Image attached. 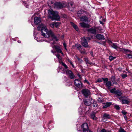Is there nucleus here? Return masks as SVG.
Instances as JSON below:
<instances>
[{
	"instance_id": "22",
	"label": "nucleus",
	"mask_w": 132,
	"mask_h": 132,
	"mask_svg": "<svg viewBox=\"0 0 132 132\" xmlns=\"http://www.w3.org/2000/svg\"><path fill=\"white\" fill-rule=\"evenodd\" d=\"M104 105L103 107V108L105 109L108 107L111 104V102H106V103H103Z\"/></svg>"
},
{
	"instance_id": "39",
	"label": "nucleus",
	"mask_w": 132,
	"mask_h": 132,
	"mask_svg": "<svg viewBox=\"0 0 132 132\" xmlns=\"http://www.w3.org/2000/svg\"><path fill=\"white\" fill-rule=\"evenodd\" d=\"M93 106L94 107H96L97 104V102L96 101H94L93 102Z\"/></svg>"
},
{
	"instance_id": "20",
	"label": "nucleus",
	"mask_w": 132,
	"mask_h": 132,
	"mask_svg": "<svg viewBox=\"0 0 132 132\" xmlns=\"http://www.w3.org/2000/svg\"><path fill=\"white\" fill-rule=\"evenodd\" d=\"M84 11L82 10H81L78 11L77 13V16L78 17H81L80 16H81L82 14L84 13Z\"/></svg>"
},
{
	"instance_id": "53",
	"label": "nucleus",
	"mask_w": 132,
	"mask_h": 132,
	"mask_svg": "<svg viewBox=\"0 0 132 132\" xmlns=\"http://www.w3.org/2000/svg\"><path fill=\"white\" fill-rule=\"evenodd\" d=\"M56 56L58 59H59V58L60 57V55L59 54L56 55Z\"/></svg>"
},
{
	"instance_id": "52",
	"label": "nucleus",
	"mask_w": 132,
	"mask_h": 132,
	"mask_svg": "<svg viewBox=\"0 0 132 132\" xmlns=\"http://www.w3.org/2000/svg\"><path fill=\"white\" fill-rule=\"evenodd\" d=\"M120 132H125V131L123 129H121L119 130Z\"/></svg>"
},
{
	"instance_id": "17",
	"label": "nucleus",
	"mask_w": 132,
	"mask_h": 132,
	"mask_svg": "<svg viewBox=\"0 0 132 132\" xmlns=\"http://www.w3.org/2000/svg\"><path fill=\"white\" fill-rule=\"evenodd\" d=\"M96 38L99 40H104L105 39L104 36L100 34H97L96 36Z\"/></svg>"
},
{
	"instance_id": "6",
	"label": "nucleus",
	"mask_w": 132,
	"mask_h": 132,
	"mask_svg": "<svg viewBox=\"0 0 132 132\" xmlns=\"http://www.w3.org/2000/svg\"><path fill=\"white\" fill-rule=\"evenodd\" d=\"M75 85L79 88H81L83 86V84L78 79H76L74 81Z\"/></svg>"
},
{
	"instance_id": "32",
	"label": "nucleus",
	"mask_w": 132,
	"mask_h": 132,
	"mask_svg": "<svg viewBox=\"0 0 132 132\" xmlns=\"http://www.w3.org/2000/svg\"><path fill=\"white\" fill-rule=\"evenodd\" d=\"M126 57L129 59L132 58V55L129 54H127L126 55Z\"/></svg>"
},
{
	"instance_id": "55",
	"label": "nucleus",
	"mask_w": 132,
	"mask_h": 132,
	"mask_svg": "<svg viewBox=\"0 0 132 132\" xmlns=\"http://www.w3.org/2000/svg\"><path fill=\"white\" fill-rule=\"evenodd\" d=\"M90 53L92 56H93V53L92 51H90Z\"/></svg>"
},
{
	"instance_id": "54",
	"label": "nucleus",
	"mask_w": 132,
	"mask_h": 132,
	"mask_svg": "<svg viewBox=\"0 0 132 132\" xmlns=\"http://www.w3.org/2000/svg\"><path fill=\"white\" fill-rule=\"evenodd\" d=\"M68 62L70 63V64L72 63L71 61L69 59H68Z\"/></svg>"
},
{
	"instance_id": "57",
	"label": "nucleus",
	"mask_w": 132,
	"mask_h": 132,
	"mask_svg": "<svg viewBox=\"0 0 132 132\" xmlns=\"http://www.w3.org/2000/svg\"><path fill=\"white\" fill-rule=\"evenodd\" d=\"M116 80L117 81V82H120V79L119 78L118 79H117Z\"/></svg>"
},
{
	"instance_id": "37",
	"label": "nucleus",
	"mask_w": 132,
	"mask_h": 132,
	"mask_svg": "<svg viewBox=\"0 0 132 132\" xmlns=\"http://www.w3.org/2000/svg\"><path fill=\"white\" fill-rule=\"evenodd\" d=\"M67 70H65L63 68L61 70V72L62 73H64L66 72V71Z\"/></svg>"
},
{
	"instance_id": "41",
	"label": "nucleus",
	"mask_w": 132,
	"mask_h": 132,
	"mask_svg": "<svg viewBox=\"0 0 132 132\" xmlns=\"http://www.w3.org/2000/svg\"><path fill=\"white\" fill-rule=\"evenodd\" d=\"M50 26L52 28H53L55 26L54 22L51 23L50 24Z\"/></svg>"
},
{
	"instance_id": "46",
	"label": "nucleus",
	"mask_w": 132,
	"mask_h": 132,
	"mask_svg": "<svg viewBox=\"0 0 132 132\" xmlns=\"http://www.w3.org/2000/svg\"><path fill=\"white\" fill-rule=\"evenodd\" d=\"M63 44L65 49L67 51V45L64 42L63 43Z\"/></svg>"
},
{
	"instance_id": "18",
	"label": "nucleus",
	"mask_w": 132,
	"mask_h": 132,
	"mask_svg": "<svg viewBox=\"0 0 132 132\" xmlns=\"http://www.w3.org/2000/svg\"><path fill=\"white\" fill-rule=\"evenodd\" d=\"M80 18V20L82 21L88 22V18L86 16H82Z\"/></svg>"
},
{
	"instance_id": "60",
	"label": "nucleus",
	"mask_w": 132,
	"mask_h": 132,
	"mask_svg": "<svg viewBox=\"0 0 132 132\" xmlns=\"http://www.w3.org/2000/svg\"><path fill=\"white\" fill-rule=\"evenodd\" d=\"M85 38L86 39H87V40H89L90 39V38L89 37H86V38Z\"/></svg>"
},
{
	"instance_id": "28",
	"label": "nucleus",
	"mask_w": 132,
	"mask_h": 132,
	"mask_svg": "<svg viewBox=\"0 0 132 132\" xmlns=\"http://www.w3.org/2000/svg\"><path fill=\"white\" fill-rule=\"evenodd\" d=\"M96 27H98L99 28L98 29H96V31H98V32L99 33H102L103 31V30L100 27V26H97Z\"/></svg>"
},
{
	"instance_id": "58",
	"label": "nucleus",
	"mask_w": 132,
	"mask_h": 132,
	"mask_svg": "<svg viewBox=\"0 0 132 132\" xmlns=\"http://www.w3.org/2000/svg\"><path fill=\"white\" fill-rule=\"evenodd\" d=\"M116 88H114L113 89H112L111 91H116ZM116 91H119V90H116Z\"/></svg>"
},
{
	"instance_id": "7",
	"label": "nucleus",
	"mask_w": 132,
	"mask_h": 132,
	"mask_svg": "<svg viewBox=\"0 0 132 132\" xmlns=\"http://www.w3.org/2000/svg\"><path fill=\"white\" fill-rule=\"evenodd\" d=\"M81 43L82 45L85 48L89 47V46L87 41L85 37L82 38L81 39Z\"/></svg>"
},
{
	"instance_id": "23",
	"label": "nucleus",
	"mask_w": 132,
	"mask_h": 132,
	"mask_svg": "<svg viewBox=\"0 0 132 132\" xmlns=\"http://www.w3.org/2000/svg\"><path fill=\"white\" fill-rule=\"evenodd\" d=\"M84 60L87 64H89L90 65H92L93 64V63L91 62L90 61L88 60V58H84Z\"/></svg>"
},
{
	"instance_id": "9",
	"label": "nucleus",
	"mask_w": 132,
	"mask_h": 132,
	"mask_svg": "<svg viewBox=\"0 0 132 132\" xmlns=\"http://www.w3.org/2000/svg\"><path fill=\"white\" fill-rule=\"evenodd\" d=\"M63 4L61 3L56 2L54 4V8L56 9H61L63 7Z\"/></svg>"
},
{
	"instance_id": "3",
	"label": "nucleus",
	"mask_w": 132,
	"mask_h": 132,
	"mask_svg": "<svg viewBox=\"0 0 132 132\" xmlns=\"http://www.w3.org/2000/svg\"><path fill=\"white\" fill-rule=\"evenodd\" d=\"M75 46L77 49L82 54H86L87 53L85 49L82 46L79 44H75Z\"/></svg>"
},
{
	"instance_id": "1",
	"label": "nucleus",
	"mask_w": 132,
	"mask_h": 132,
	"mask_svg": "<svg viewBox=\"0 0 132 132\" xmlns=\"http://www.w3.org/2000/svg\"><path fill=\"white\" fill-rule=\"evenodd\" d=\"M41 32L42 35L45 38H48L51 36L52 40H55L57 41L59 39L56 36L52 31L51 30H48L46 27H42L41 28Z\"/></svg>"
},
{
	"instance_id": "15",
	"label": "nucleus",
	"mask_w": 132,
	"mask_h": 132,
	"mask_svg": "<svg viewBox=\"0 0 132 132\" xmlns=\"http://www.w3.org/2000/svg\"><path fill=\"white\" fill-rule=\"evenodd\" d=\"M88 124L86 123H84L81 126V129L82 130L88 129Z\"/></svg>"
},
{
	"instance_id": "63",
	"label": "nucleus",
	"mask_w": 132,
	"mask_h": 132,
	"mask_svg": "<svg viewBox=\"0 0 132 132\" xmlns=\"http://www.w3.org/2000/svg\"><path fill=\"white\" fill-rule=\"evenodd\" d=\"M51 52L53 53H54V51L53 50H51Z\"/></svg>"
},
{
	"instance_id": "59",
	"label": "nucleus",
	"mask_w": 132,
	"mask_h": 132,
	"mask_svg": "<svg viewBox=\"0 0 132 132\" xmlns=\"http://www.w3.org/2000/svg\"><path fill=\"white\" fill-rule=\"evenodd\" d=\"M70 64H71V66H72V67L73 68H75V66L73 64V63H71Z\"/></svg>"
},
{
	"instance_id": "24",
	"label": "nucleus",
	"mask_w": 132,
	"mask_h": 132,
	"mask_svg": "<svg viewBox=\"0 0 132 132\" xmlns=\"http://www.w3.org/2000/svg\"><path fill=\"white\" fill-rule=\"evenodd\" d=\"M111 43L112 44L111 45L112 48L116 50L119 48V47L118 46L116 43H112V42H111Z\"/></svg>"
},
{
	"instance_id": "27",
	"label": "nucleus",
	"mask_w": 132,
	"mask_h": 132,
	"mask_svg": "<svg viewBox=\"0 0 132 132\" xmlns=\"http://www.w3.org/2000/svg\"><path fill=\"white\" fill-rule=\"evenodd\" d=\"M105 78H98V79L96 81V83H97V82H102L103 81H104V79H105Z\"/></svg>"
},
{
	"instance_id": "34",
	"label": "nucleus",
	"mask_w": 132,
	"mask_h": 132,
	"mask_svg": "<svg viewBox=\"0 0 132 132\" xmlns=\"http://www.w3.org/2000/svg\"><path fill=\"white\" fill-rule=\"evenodd\" d=\"M101 132H112L111 130H106L104 129H103L101 131Z\"/></svg>"
},
{
	"instance_id": "25",
	"label": "nucleus",
	"mask_w": 132,
	"mask_h": 132,
	"mask_svg": "<svg viewBox=\"0 0 132 132\" xmlns=\"http://www.w3.org/2000/svg\"><path fill=\"white\" fill-rule=\"evenodd\" d=\"M111 93H114L118 96H121V91H110Z\"/></svg>"
},
{
	"instance_id": "14",
	"label": "nucleus",
	"mask_w": 132,
	"mask_h": 132,
	"mask_svg": "<svg viewBox=\"0 0 132 132\" xmlns=\"http://www.w3.org/2000/svg\"><path fill=\"white\" fill-rule=\"evenodd\" d=\"M81 93H82L85 97L89 96L90 93V91H81Z\"/></svg>"
},
{
	"instance_id": "31",
	"label": "nucleus",
	"mask_w": 132,
	"mask_h": 132,
	"mask_svg": "<svg viewBox=\"0 0 132 132\" xmlns=\"http://www.w3.org/2000/svg\"><path fill=\"white\" fill-rule=\"evenodd\" d=\"M60 64H61L64 67L65 69H67L68 68V67L67 65L63 62H61Z\"/></svg>"
},
{
	"instance_id": "30",
	"label": "nucleus",
	"mask_w": 132,
	"mask_h": 132,
	"mask_svg": "<svg viewBox=\"0 0 132 132\" xmlns=\"http://www.w3.org/2000/svg\"><path fill=\"white\" fill-rule=\"evenodd\" d=\"M122 51H123L125 53H126L128 52H131L128 49H125L124 48H122Z\"/></svg>"
},
{
	"instance_id": "21",
	"label": "nucleus",
	"mask_w": 132,
	"mask_h": 132,
	"mask_svg": "<svg viewBox=\"0 0 132 132\" xmlns=\"http://www.w3.org/2000/svg\"><path fill=\"white\" fill-rule=\"evenodd\" d=\"M70 24L75 29V30L77 31H78L79 30V28L74 23L72 22H71Z\"/></svg>"
},
{
	"instance_id": "26",
	"label": "nucleus",
	"mask_w": 132,
	"mask_h": 132,
	"mask_svg": "<svg viewBox=\"0 0 132 132\" xmlns=\"http://www.w3.org/2000/svg\"><path fill=\"white\" fill-rule=\"evenodd\" d=\"M91 118L94 120H96L97 119V118L95 116V113L92 112L90 115Z\"/></svg>"
},
{
	"instance_id": "40",
	"label": "nucleus",
	"mask_w": 132,
	"mask_h": 132,
	"mask_svg": "<svg viewBox=\"0 0 132 132\" xmlns=\"http://www.w3.org/2000/svg\"><path fill=\"white\" fill-rule=\"evenodd\" d=\"M121 76L122 78L123 79L125 78L127 76V75L126 74H123L121 75Z\"/></svg>"
},
{
	"instance_id": "44",
	"label": "nucleus",
	"mask_w": 132,
	"mask_h": 132,
	"mask_svg": "<svg viewBox=\"0 0 132 132\" xmlns=\"http://www.w3.org/2000/svg\"><path fill=\"white\" fill-rule=\"evenodd\" d=\"M102 98H100V97H98V99H97V101L101 103V102H102Z\"/></svg>"
},
{
	"instance_id": "33",
	"label": "nucleus",
	"mask_w": 132,
	"mask_h": 132,
	"mask_svg": "<svg viewBox=\"0 0 132 132\" xmlns=\"http://www.w3.org/2000/svg\"><path fill=\"white\" fill-rule=\"evenodd\" d=\"M111 79L112 82L116 80V77L115 76H112L111 78Z\"/></svg>"
},
{
	"instance_id": "5",
	"label": "nucleus",
	"mask_w": 132,
	"mask_h": 132,
	"mask_svg": "<svg viewBox=\"0 0 132 132\" xmlns=\"http://www.w3.org/2000/svg\"><path fill=\"white\" fill-rule=\"evenodd\" d=\"M104 83L105 84V85L108 89H109L110 87L113 86V84L110 81H109L108 78H106L104 79Z\"/></svg>"
},
{
	"instance_id": "49",
	"label": "nucleus",
	"mask_w": 132,
	"mask_h": 132,
	"mask_svg": "<svg viewBox=\"0 0 132 132\" xmlns=\"http://www.w3.org/2000/svg\"><path fill=\"white\" fill-rule=\"evenodd\" d=\"M115 108L117 110H119L120 109L119 106L117 105L115 106Z\"/></svg>"
},
{
	"instance_id": "2",
	"label": "nucleus",
	"mask_w": 132,
	"mask_h": 132,
	"mask_svg": "<svg viewBox=\"0 0 132 132\" xmlns=\"http://www.w3.org/2000/svg\"><path fill=\"white\" fill-rule=\"evenodd\" d=\"M49 17L52 20H59L60 18L57 12L54 11L51 9L48 11Z\"/></svg>"
},
{
	"instance_id": "56",
	"label": "nucleus",
	"mask_w": 132,
	"mask_h": 132,
	"mask_svg": "<svg viewBox=\"0 0 132 132\" xmlns=\"http://www.w3.org/2000/svg\"><path fill=\"white\" fill-rule=\"evenodd\" d=\"M124 117L125 120H127V118L126 116V115H124Z\"/></svg>"
},
{
	"instance_id": "64",
	"label": "nucleus",
	"mask_w": 132,
	"mask_h": 132,
	"mask_svg": "<svg viewBox=\"0 0 132 132\" xmlns=\"http://www.w3.org/2000/svg\"><path fill=\"white\" fill-rule=\"evenodd\" d=\"M56 51H54V53L53 54H54V53H56Z\"/></svg>"
},
{
	"instance_id": "48",
	"label": "nucleus",
	"mask_w": 132,
	"mask_h": 132,
	"mask_svg": "<svg viewBox=\"0 0 132 132\" xmlns=\"http://www.w3.org/2000/svg\"><path fill=\"white\" fill-rule=\"evenodd\" d=\"M117 82V81L116 80H114V81H113V82H112V84H113H113H115L116 85H117L118 84V83Z\"/></svg>"
},
{
	"instance_id": "47",
	"label": "nucleus",
	"mask_w": 132,
	"mask_h": 132,
	"mask_svg": "<svg viewBox=\"0 0 132 132\" xmlns=\"http://www.w3.org/2000/svg\"><path fill=\"white\" fill-rule=\"evenodd\" d=\"M117 82V81L116 80H114V81H113V82H112V84H113H113H115L116 85H117L118 84V83Z\"/></svg>"
},
{
	"instance_id": "35",
	"label": "nucleus",
	"mask_w": 132,
	"mask_h": 132,
	"mask_svg": "<svg viewBox=\"0 0 132 132\" xmlns=\"http://www.w3.org/2000/svg\"><path fill=\"white\" fill-rule=\"evenodd\" d=\"M116 58V57H113L112 56H109V59L110 61H112Z\"/></svg>"
},
{
	"instance_id": "8",
	"label": "nucleus",
	"mask_w": 132,
	"mask_h": 132,
	"mask_svg": "<svg viewBox=\"0 0 132 132\" xmlns=\"http://www.w3.org/2000/svg\"><path fill=\"white\" fill-rule=\"evenodd\" d=\"M99 28L98 27H94L87 29V31L89 33L94 34H96V29Z\"/></svg>"
},
{
	"instance_id": "12",
	"label": "nucleus",
	"mask_w": 132,
	"mask_h": 132,
	"mask_svg": "<svg viewBox=\"0 0 132 132\" xmlns=\"http://www.w3.org/2000/svg\"><path fill=\"white\" fill-rule=\"evenodd\" d=\"M110 117H111L110 115L105 113L103 116L102 120L103 121H107V119L110 118Z\"/></svg>"
},
{
	"instance_id": "29",
	"label": "nucleus",
	"mask_w": 132,
	"mask_h": 132,
	"mask_svg": "<svg viewBox=\"0 0 132 132\" xmlns=\"http://www.w3.org/2000/svg\"><path fill=\"white\" fill-rule=\"evenodd\" d=\"M84 103L87 106H89L90 105V102H89L87 100H85L84 101Z\"/></svg>"
},
{
	"instance_id": "19",
	"label": "nucleus",
	"mask_w": 132,
	"mask_h": 132,
	"mask_svg": "<svg viewBox=\"0 0 132 132\" xmlns=\"http://www.w3.org/2000/svg\"><path fill=\"white\" fill-rule=\"evenodd\" d=\"M73 3L72 2H70L68 3L67 6L70 11H71L73 10Z\"/></svg>"
},
{
	"instance_id": "10",
	"label": "nucleus",
	"mask_w": 132,
	"mask_h": 132,
	"mask_svg": "<svg viewBox=\"0 0 132 132\" xmlns=\"http://www.w3.org/2000/svg\"><path fill=\"white\" fill-rule=\"evenodd\" d=\"M52 47L54 48L56 51V52L57 53H61L63 55V54L61 50V47L59 46L58 45H54L53 47Z\"/></svg>"
},
{
	"instance_id": "36",
	"label": "nucleus",
	"mask_w": 132,
	"mask_h": 132,
	"mask_svg": "<svg viewBox=\"0 0 132 132\" xmlns=\"http://www.w3.org/2000/svg\"><path fill=\"white\" fill-rule=\"evenodd\" d=\"M87 100L89 102H90V104L94 101V100L92 99L91 98H89V99Z\"/></svg>"
},
{
	"instance_id": "13",
	"label": "nucleus",
	"mask_w": 132,
	"mask_h": 132,
	"mask_svg": "<svg viewBox=\"0 0 132 132\" xmlns=\"http://www.w3.org/2000/svg\"><path fill=\"white\" fill-rule=\"evenodd\" d=\"M41 21V19L39 17H36L34 18V23L36 24H38Z\"/></svg>"
},
{
	"instance_id": "45",
	"label": "nucleus",
	"mask_w": 132,
	"mask_h": 132,
	"mask_svg": "<svg viewBox=\"0 0 132 132\" xmlns=\"http://www.w3.org/2000/svg\"><path fill=\"white\" fill-rule=\"evenodd\" d=\"M84 82L85 83H87L89 85H90V84L89 82L86 79H85V80H84Z\"/></svg>"
},
{
	"instance_id": "4",
	"label": "nucleus",
	"mask_w": 132,
	"mask_h": 132,
	"mask_svg": "<svg viewBox=\"0 0 132 132\" xmlns=\"http://www.w3.org/2000/svg\"><path fill=\"white\" fill-rule=\"evenodd\" d=\"M119 99L121 101L122 104H128L130 102V99L125 96L121 97L119 98Z\"/></svg>"
},
{
	"instance_id": "43",
	"label": "nucleus",
	"mask_w": 132,
	"mask_h": 132,
	"mask_svg": "<svg viewBox=\"0 0 132 132\" xmlns=\"http://www.w3.org/2000/svg\"><path fill=\"white\" fill-rule=\"evenodd\" d=\"M58 59L59 62L60 64L61 63V62H63L62 61V59L61 57H60L59 58V59Z\"/></svg>"
},
{
	"instance_id": "11",
	"label": "nucleus",
	"mask_w": 132,
	"mask_h": 132,
	"mask_svg": "<svg viewBox=\"0 0 132 132\" xmlns=\"http://www.w3.org/2000/svg\"><path fill=\"white\" fill-rule=\"evenodd\" d=\"M66 74H67L71 79L74 78L75 76L72 72L71 70H67L66 71Z\"/></svg>"
},
{
	"instance_id": "62",
	"label": "nucleus",
	"mask_w": 132,
	"mask_h": 132,
	"mask_svg": "<svg viewBox=\"0 0 132 132\" xmlns=\"http://www.w3.org/2000/svg\"><path fill=\"white\" fill-rule=\"evenodd\" d=\"M100 23L102 24H104L102 22L100 21Z\"/></svg>"
},
{
	"instance_id": "42",
	"label": "nucleus",
	"mask_w": 132,
	"mask_h": 132,
	"mask_svg": "<svg viewBox=\"0 0 132 132\" xmlns=\"http://www.w3.org/2000/svg\"><path fill=\"white\" fill-rule=\"evenodd\" d=\"M59 25V24L57 22H54V26L56 28H57Z\"/></svg>"
},
{
	"instance_id": "38",
	"label": "nucleus",
	"mask_w": 132,
	"mask_h": 132,
	"mask_svg": "<svg viewBox=\"0 0 132 132\" xmlns=\"http://www.w3.org/2000/svg\"><path fill=\"white\" fill-rule=\"evenodd\" d=\"M82 132H93L92 131L89 130V129L86 130H82Z\"/></svg>"
},
{
	"instance_id": "50",
	"label": "nucleus",
	"mask_w": 132,
	"mask_h": 132,
	"mask_svg": "<svg viewBox=\"0 0 132 132\" xmlns=\"http://www.w3.org/2000/svg\"><path fill=\"white\" fill-rule=\"evenodd\" d=\"M122 113L124 115H125L127 114V112H126L125 111H122Z\"/></svg>"
},
{
	"instance_id": "16",
	"label": "nucleus",
	"mask_w": 132,
	"mask_h": 132,
	"mask_svg": "<svg viewBox=\"0 0 132 132\" xmlns=\"http://www.w3.org/2000/svg\"><path fill=\"white\" fill-rule=\"evenodd\" d=\"M80 25L81 27L84 28H88L89 27V25L88 24L84 22L80 23Z\"/></svg>"
},
{
	"instance_id": "51",
	"label": "nucleus",
	"mask_w": 132,
	"mask_h": 132,
	"mask_svg": "<svg viewBox=\"0 0 132 132\" xmlns=\"http://www.w3.org/2000/svg\"><path fill=\"white\" fill-rule=\"evenodd\" d=\"M77 76H78V77H79V78L80 79H81V78H82V76H81L79 74V73H78V74H77Z\"/></svg>"
},
{
	"instance_id": "61",
	"label": "nucleus",
	"mask_w": 132,
	"mask_h": 132,
	"mask_svg": "<svg viewBox=\"0 0 132 132\" xmlns=\"http://www.w3.org/2000/svg\"><path fill=\"white\" fill-rule=\"evenodd\" d=\"M55 43V42L54 41H53L51 43V44H54Z\"/></svg>"
}]
</instances>
